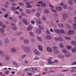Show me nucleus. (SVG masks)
<instances>
[{
    "label": "nucleus",
    "mask_w": 76,
    "mask_h": 76,
    "mask_svg": "<svg viewBox=\"0 0 76 76\" xmlns=\"http://www.w3.org/2000/svg\"><path fill=\"white\" fill-rule=\"evenodd\" d=\"M54 16H56V17H58V14H56V13H55L54 14Z\"/></svg>",
    "instance_id": "obj_52"
},
{
    "label": "nucleus",
    "mask_w": 76,
    "mask_h": 76,
    "mask_svg": "<svg viewBox=\"0 0 76 76\" xmlns=\"http://www.w3.org/2000/svg\"><path fill=\"white\" fill-rule=\"evenodd\" d=\"M22 21V22H23L24 23L26 24V25H28V23L26 21V19H23Z\"/></svg>",
    "instance_id": "obj_9"
},
{
    "label": "nucleus",
    "mask_w": 76,
    "mask_h": 76,
    "mask_svg": "<svg viewBox=\"0 0 76 76\" xmlns=\"http://www.w3.org/2000/svg\"><path fill=\"white\" fill-rule=\"evenodd\" d=\"M37 39L39 41H42V39L41 37H38L37 38Z\"/></svg>",
    "instance_id": "obj_39"
},
{
    "label": "nucleus",
    "mask_w": 76,
    "mask_h": 76,
    "mask_svg": "<svg viewBox=\"0 0 76 76\" xmlns=\"http://www.w3.org/2000/svg\"><path fill=\"white\" fill-rule=\"evenodd\" d=\"M42 19L43 20H46V18H45V17L44 16H42Z\"/></svg>",
    "instance_id": "obj_35"
},
{
    "label": "nucleus",
    "mask_w": 76,
    "mask_h": 76,
    "mask_svg": "<svg viewBox=\"0 0 76 76\" xmlns=\"http://www.w3.org/2000/svg\"><path fill=\"white\" fill-rule=\"evenodd\" d=\"M47 50L48 52L49 53H51L53 52L52 49L50 47H48L47 48Z\"/></svg>",
    "instance_id": "obj_6"
},
{
    "label": "nucleus",
    "mask_w": 76,
    "mask_h": 76,
    "mask_svg": "<svg viewBox=\"0 0 76 76\" xmlns=\"http://www.w3.org/2000/svg\"><path fill=\"white\" fill-rule=\"evenodd\" d=\"M9 72L8 71H6L5 72L6 74H9Z\"/></svg>",
    "instance_id": "obj_64"
},
{
    "label": "nucleus",
    "mask_w": 76,
    "mask_h": 76,
    "mask_svg": "<svg viewBox=\"0 0 76 76\" xmlns=\"http://www.w3.org/2000/svg\"><path fill=\"white\" fill-rule=\"evenodd\" d=\"M52 49L54 50L53 51V53L55 54H58L59 53V51L57 50L58 49L57 47L56 46H53L52 47Z\"/></svg>",
    "instance_id": "obj_2"
},
{
    "label": "nucleus",
    "mask_w": 76,
    "mask_h": 76,
    "mask_svg": "<svg viewBox=\"0 0 76 76\" xmlns=\"http://www.w3.org/2000/svg\"><path fill=\"white\" fill-rule=\"evenodd\" d=\"M21 34V33L20 32H18L17 33V35H20Z\"/></svg>",
    "instance_id": "obj_61"
},
{
    "label": "nucleus",
    "mask_w": 76,
    "mask_h": 76,
    "mask_svg": "<svg viewBox=\"0 0 76 76\" xmlns=\"http://www.w3.org/2000/svg\"><path fill=\"white\" fill-rule=\"evenodd\" d=\"M76 64V61L74 62L72 64V65H75Z\"/></svg>",
    "instance_id": "obj_63"
},
{
    "label": "nucleus",
    "mask_w": 76,
    "mask_h": 76,
    "mask_svg": "<svg viewBox=\"0 0 76 76\" xmlns=\"http://www.w3.org/2000/svg\"><path fill=\"white\" fill-rule=\"evenodd\" d=\"M9 19H10V20H12L13 19V18L12 17H9Z\"/></svg>",
    "instance_id": "obj_56"
},
{
    "label": "nucleus",
    "mask_w": 76,
    "mask_h": 76,
    "mask_svg": "<svg viewBox=\"0 0 76 76\" xmlns=\"http://www.w3.org/2000/svg\"><path fill=\"white\" fill-rule=\"evenodd\" d=\"M72 44L73 45H75V44L76 43V41H75L72 42Z\"/></svg>",
    "instance_id": "obj_48"
},
{
    "label": "nucleus",
    "mask_w": 76,
    "mask_h": 76,
    "mask_svg": "<svg viewBox=\"0 0 76 76\" xmlns=\"http://www.w3.org/2000/svg\"><path fill=\"white\" fill-rule=\"evenodd\" d=\"M19 11L21 12H22L23 11V10L22 9L20 8L19 10Z\"/></svg>",
    "instance_id": "obj_58"
},
{
    "label": "nucleus",
    "mask_w": 76,
    "mask_h": 76,
    "mask_svg": "<svg viewBox=\"0 0 76 76\" xmlns=\"http://www.w3.org/2000/svg\"><path fill=\"white\" fill-rule=\"evenodd\" d=\"M29 34L31 37H34V34L31 32H29Z\"/></svg>",
    "instance_id": "obj_25"
},
{
    "label": "nucleus",
    "mask_w": 76,
    "mask_h": 76,
    "mask_svg": "<svg viewBox=\"0 0 76 76\" xmlns=\"http://www.w3.org/2000/svg\"><path fill=\"white\" fill-rule=\"evenodd\" d=\"M36 22L37 23H38V24H39V25H41V24L42 23L41 21L38 20H37Z\"/></svg>",
    "instance_id": "obj_21"
},
{
    "label": "nucleus",
    "mask_w": 76,
    "mask_h": 76,
    "mask_svg": "<svg viewBox=\"0 0 76 76\" xmlns=\"http://www.w3.org/2000/svg\"><path fill=\"white\" fill-rule=\"evenodd\" d=\"M36 32L38 34H41V30L39 29H37L36 30Z\"/></svg>",
    "instance_id": "obj_19"
},
{
    "label": "nucleus",
    "mask_w": 76,
    "mask_h": 76,
    "mask_svg": "<svg viewBox=\"0 0 76 76\" xmlns=\"http://www.w3.org/2000/svg\"><path fill=\"white\" fill-rule=\"evenodd\" d=\"M41 5L42 7H45V6H46V4L45 3H42Z\"/></svg>",
    "instance_id": "obj_32"
},
{
    "label": "nucleus",
    "mask_w": 76,
    "mask_h": 76,
    "mask_svg": "<svg viewBox=\"0 0 76 76\" xmlns=\"http://www.w3.org/2000/svg\"><path fill=\"white\" fill-rule=\"evenodd\" d=\"M56 9L57 10L61 11L62 10V8L60 7H56Z\"/></svg>",
    "instance_id": "obj_11"
},
{
    "label": "nucleus",
    "mask_w": 76,
    "mask_h": 76,
    "mask_svg": "<svg viewBox=\"0 0 76 76\" xmlns=\"http://www.w3.org/2000/svg\"><path fill=\"white\" fill-rule=\"evenodd\" d=\"M4 42L6 44H8L9 43V40L7 39H5Z\"/></svg>",
    "instance_id": "obj_22"
},
{
    "label": "nucleus",
    "mask_w": 76,
    "mask_h": 76,
    "mask_svg": "<svg viewBox=\"0 0 76 76\" xmlns=\"http://www.w3.org/2000/svg\"><path fill=\"white\" fill-rule=\"evenodd\" d=\"M32 29V26H28L27 28L28 31H31Z\"/></svg>",
    "instance_id": "obj_18"
},
{
    "label": "nucleus",
    "mask_w": 76,
    "mask_h": 76,
    "mask_svg": "<svg viewBox=\"0 0 76 76\" xmlns=\"http://www.w3.org/2000/svg\"><path fill=\"white\" fill-rule=\"evenodd\" d=\"M31 22L32 24H34L35 21H34L31 20Z\"/></svg>",
    "instance_id": "obj_59"
},
{
    "label": "nucleus",
    "mask_w": 76,
    "mask_h": 76,
    "mask_svg": "<svg viewBox=\"0 0 76 76\" xmlns=\"http://www.w3.org/2000/svg\"><path fill=\"white\" fill-rule=\"evenodd\" d=\"M9 3L7 2L5 5V6L6 7H8V4H9Z\"/></svg>",
    "instance_id": "obj_37"
},
{
    "label": "nucleus",
    "mask_w": 76,
    "mask_h": 76,
    "mask_svg": "<svg viewBox=\"0 0 76 76\" xmlns=\"http://www.w3.org/2000/svg\"><path fill=\"white\" fill-rule=\"evenodd\" d=\"M74 33V31L72 30H69L68 31V34H69V35H72Z\"/></svg>",
    "instance_id": "obj_8"
},
{
    "label": "nucleus",
    "mask_w": 76,
    "mask_h": 76,
    "mask_svg": "<svg viewBox=\"0 0 76 76\" xmlns=\"http://www.w3.org/2000/svg\"><path fill=\"white\" fill-rule=\"evenodd\" d=\"M26 5H30V4H31V3L29 2H26Z\"/></svg>",
    "instance_id": "obj_54"
},
{
    "label": "nucleus",
    "mask_w": 76,
    "mask_h": 76,
    "mask_svg": "<svg viewBox=\"0 0 76 76\" xmlns=\"http://www.w3.org/2000/svg\"><path fill=\"white\" fill-rule=\"evenodd\" d=\"M58 57L60 58H64V56L62 55H58Z\"/></svg>",
    "instance_id": "obj_16"
},
{
    "label": "nucleus",
    "mask_w": 76,
    "mask_h": 76,
    "mask_svg": "<svg viewBox=\"0 0 76 76\" xmlns=\"http://www.w3.org/2000/svg\"><path fill=\"white\" fill-rule=\"evenodd\" d=\"M49 59L48 60V64H54V63H57L58 62L57 60H55L54 62H51V60L53 59V58L52 57H49Z\"/></svg>",
    "instance_id": "obj_1"
},
{
    "label": "nucleus",
    "mask_w": 76,
    "mask_h": 76,
    "mask_svg": "<svg viewBox=\"0 0 76 76\" xmlns=\"http://www.w3.org/2000/svg\"><path fill=\"white\" fill-rule=\"evenodd\" d=\"M51 10H52V11H53V12H57V11H56V10H54V9H53L52 8V9H51Z\"/></svg>",
    "instance_id": "obj_51"
},
{
    "label": "nucleus",
    "mask_w": 76,
    "mask_h": 76,
    "mask_svg": "<svg viewBox=\"0 0 76 76\" xmlns=\"http://www.w3.org/2000/svg\"><path fill=\"white\" fill-rule=\"evenodd\" d=\"M65 39H70V38L67 37H65Z\"/></svg>",
    "instance_id": "obj_42"
},
{
    "label": "nucleus",
    "mask_w": 76,
    "mask_h": 76,
    "mask_svg": "<svg viewBox=\"0 0 76 76\" xmlns=\"http://www.w3.org/2000/svg\"><path fill=\"white\" fill-rule=\"evenodd\" d=\"M24 50L26 52H29L30 51V49L28 47H26L24 48Z\"/></svg>",
    "instance_id": "obj_4"
},
{
    "label": "nucleus",
    "mask_w": 76,
    "mask_h": 76,
    "mask_svg": "<svg viewBox=\"0 0 76 76\" xmlns=\"http://www.w3.org/2000/svg\"><path fill=\"white\" fill-rule=\"evenodd\" d=\"M23 3H20L19 4V5H20V6H23Z\"/></svg>",
    "instance_id": "obj_49"
},
{
    "label": "nucleus",
    "mask_w": 76,
    "mask_h": 76,
    "mask_svg": "<svg viewBox=\"0 0 76 76\" xmlns=\"http://www.w3.org/2000/svg\"><path fill=\"white\" fill-rule=\"evenodd\" d=\"M6 59L7 60H10V58H9V57L8 56H6L5 57Z\"/></svg>",
    "instance_id": "obj_29"
},
{
    "label": "nucleus",
    "mask_w": 76,
    "mask_h": 76,
    "mask_svg": "<svg viewBox=\"0 0 76 76\" xmlns=\"http://www.w3.org/2000/svg\"><path fill=\"white\" fill-rule=\"evenodd\" d=\"M2 28H6V26L4 24H3L2 25Z\"/></svg>",
    "instance_id": "obj_55"
},
{
    "label": "nucleus",
    "mask_w": 76,
    "mask_h": 76,
    "mask_svg": "<svg viewBox=\"0 0 76 76\" xmlns=\"http://www.w3.org/2000/svg\"><path fill=\"white\" fill-rule=\"evenodd\" d=\"M12 10H13L14 11H15L16 10V8L14 7H12Z\"/></svg>",
    "instance_id": "obj_38"
},
{
    "label": "nucleus",
    "mask_w": 76,
    "mask_h": 76,
    "mask_svg": "<svg viewBox=\"0 0 76 76\" xmlns=\"http://www.w3.org/2000/svg\"><path fill=\"white\" fill-rule=\"evenodd\" d=\"M26 57V55H24L22 56V58H25V57Z\"/></svg>",
    "instance_id": "obj_41"
},
{
    "label": "nucleus",
    "mask_w": 76,
    "mask_h": 76,
    "mask_svg": "<svg viewBox=\"0 0 76 76\" xmlns=\"http://www.w3.org/2000/svg\"><path fill=\"white\" fill-rule=\"evenodd\" d=\"M46 33H47V34H50V31H49L47 30H46Z\"/></svg>",
    "instance_id": "obj_50"
},
{
    "label": "nucleus",
    "mask_w": 76,
    "mask_h": 76,
    "mask_svg": "<svg viewBox=\"0 0 76 76\" xmlns=\"http://www.w3.org/2000/svg\"><path fill=\"white\" fill-rule=\"evenodd\" d=\"M29 42V40L27 39H26L24 40V42L25 44H28V42Z\"/></svg>",
    "instance_id": "obj_20"
},
{
    "label": "nucleus",
    "mask_w": 76,
    "mask_h": 76,
    "mask_svg": "<svg viewBox=\"0 0 76 76\" xmlns=\"http://www.w3.org/2000/svg\"><path fill=\"white\" fill-rule=\"evenodd\" d=\"M0 31L1 33H3V32H4V29L3 28H1Z\"/></svg>",
    "instance_id": "obj_30"
},
{
    "label": "nucleus",
    "mask_w": 76,
    "mask_h": 76,
    "mask_svg": "<svg viewBox=\"0 0 76 76\" xmlns=\"http://www.w3.org/2000/svg\"><path fill=\"white\" fill-rule=\"evenodd\" d=\"M68 2L69 4H70V5H72V4H73V1L71 0L68 1Z\"/></svg>",
    "instance_id": "obj_15"
},
{
    "label": "nucleus",
    "mask_w": 76,
    "mask_h": 76,
    "mask_svg": "<svg viewBox=\"0 0 76 76\" xmlns=\"http://www.w3.org/2000/svg\"><path fill=\"white\" fill-rule=\"evenodd\" d=\"M73 26L75 28H76V24L75 23L73 24Z\"/></svg>",
    "instance_id": "obj_62"
},
{
    "label": "nucleus",
    "mask_w": 76,
    "mask_h": 76,
    "mask_svg": "<svg viewBox=\"0 0 76 76\" xmlns=\"http://www.w3.org/2000/svg\"><path fill=\"white\" fill-rule=\"evenodd\" d=\"M55 31L56 33H59V32H60V30H59L58 29H57L56 30H55Z\"/></svg>",
    "instance_id": "obj_45"
},
{
    "label": "nucleus",
    "mask_w": 76,
    "mask_h": 76,
    "mask_svg": "<svg viewBox=\"0 0 76 76\" xmlns=\"http://www.w3.org/2000/svg\"><path fill=\"white\" fill-rule=\"evenodd\" d=\"M31 11L32 12H35V10L34 9H33L31 10Z\"/></svg>",
    "instance_id": "obj_60"
},
{
    "label": "nucleus",
    "mask_w": 76,
    "mask_h": 76,
    "mask_svg": "<svg viewBox=\"0 0 76 76\" xmlns=\"http://www.w3.org/2000/svg\"><path fill=\"white\" fill-rule=\"evenodd\" d=\"M38 48L40 51H42L43 48H42V47L41 46L39 45L38 46Z\"/></svg>",
    "instance_id": "obj_14"
},
{
    "label": "nucleus",
    "mask_w": 76,
    "mask_h": 76,
    "mask_svg": "<svg viewBox=\"0 0 76 76\" xmlns=\"http://www.w3.org/2000/svg\"><path fill=\"white\" fill-rule=\"evenodd\" d=\"M26 12L28 14L30 13L31 12V10H27L26 11Z\"/></svg>",
    "instance_id": "obj_27"
},
{
    "label": "nucleus",
    "mask_w": 76,
    "mask_h": 76,
    "mask_svg": "<svg viewBox=\"0 0 76 76\" xmlns=\"http://www.w3.org/2000/svg\"><path fill=\"white\" fill-rule=\"evenodd\" d=\"M39 58L38 57H36L34 58V60H39Z\"/></svg>",
    "instance_id": "obj_28"
},
{
    "label": "nucleus",
    "mask_w": 76,
    "mask_h": 76,
    "mask_svg": "<svg viewBox=\"0 0 76 76\" xmlns=\"http://www.w3.org/2000/svg\"><path fill=\"white\" fill-rule=\"evenodd\" d=\"M63 7L64 8V9H67V5H63Z\"/></svg>",
    "instance_id": "obj_40"
},
{
    "label": "nucleus",
    "mask_w": 76,
    "mask_h": 76,
    "mask_svg": "<svg viewBox=\"0 0 76 76\" xmlns=\"http://www.w3.org/2000/svg\"><path fill=\"white\" fill-rule=\"evenodd\" d=\"M48 68H45L44 69V70H45V71H47V70H48Z\"/></svg>",
    "instance_id": "obj_57"
},
{
    "label": "nucleus",
    "mask_w": 76,
    "mask_h": 76,
    "mask_svg": "<svg viewBox=\"0 0 76 76\" xmlns=\"http://www.w3.org/2000/svg\"><path fill=\"white\" fill-rule=\"evenodd\" d=\"M8 15H9L8 14H6L5 15L4 17H5V18H7V17H8Z\"/></svg>",
    "instance_id": "obj_43"
},
{
    "label": "nucleus",
    "mask_w": 76,
    "mask_h": 76,
    "mask_svg": "<svg viewBox=\"0 0 76 76\" xmlns=\"http://www.w3.org/2000/svg\"><path fill=\"white\" fill-rule=\"evenodd\" d=\"M63 17L62 18V19L63 20H66V18H67V15L66 14H63Z\"/></svg>",
    "instance_id": "obj_5"
},
{
    "label": "nucleus",
    "mask_w": 76,
    "mask_h": 76,
    "mask_svg": "<svg viewBox=\"0 0 76 76\" xmlns=\"http://www.w3.org/2000/svg\"><path fill=\"white\" fill-rule=\"evenodd\" d=\"M76 72V69H73L71 70V72Z\"/></svg>",
    "instance_id": "obj_46"
},
{
    "label": "nucleus",
    "mask_w": 76,
    "mask_h": 76,
    "mask_svg": "<svg viewBox=\"0 0 76 76\" xmlns=\"http://www.w3.org/2000/svg\"><path fill=\"white\" fill-rule=\"evenodd\" d=\"M60 32L62 33V34H65V32L63 30H60Z\"/></svg>",
    "instance_id": "obj_34"
},
{
    "label": "nucleus",
    "mask_w": 76,
    "mask_h": 76,
    "mask_svg": "<svg viewBox=\"0 0 76 76\" xmlns=\"http://www.w3.org/2000/svg\"><path fill=\"white\" fill-rule=\"evenodd\" d=\"M60 46L61 48H63L64 47V45L63 44H60Z\"/></svg>",
    "instance_id": "obj_47"
},
{
    "label": "nucleus",
    "mask_w": 76,
    "mask_h": 76,
    "mask_svg": "<svg viewBox=\"0 0 76 76\" xmlns=\"http://www.w3.org/2000/svg\"><path fill=\"white\" fill-rule=\"evenodd\" d=\"M62 51L63 53H67V50L66 49H63L62 50Z\"/></svg>",
    "instance_id": "obj_24"
},
{
    "label": "nucleus",
    "mask_w": 76,
    "mask_h": 76,
    "mask_svg": "<svg viewBox=\"0 0 76 76\" xmlns=\"http://www.w3.org/2000/svg\"><path fill=\"white\" fill-rule=\"evenodd\" d=\"M26 7L28 8H30V7H32V6L31 5H28L26 6Z\"/></svg>",
    "instance_id": "obj_53"
},
{
    "label": "nucleus",
    "mask_w": 76,
    "mask_h": 76,
    "mask_svg": "<svg viewBox=\"0 0 76 76\" xmlns=\"http://www.w3.org/2000/svg\"><path fill=\"white\" fill-rule=\"evenodd\" d=\"M36 16L37 17H39L40 16V13H39V12H37Z\"/></svg>",
    "instance_id": "obj_31"
},
{
    "label": "nucleus",
    "mask_w": 76,
    "mask_h": 76,
    "mask_svg": "<svg viewBox=\"0 0 76 76\" xmlns=\"http://www.w3.org/2000/svg\"><path fill=\"white\" fill-rule=\"evenodd\" d=\"M12 26V28L13 30H16L17 28L15 26V24L13 23H11Z\"/></svg>",
    "instance_id": "obj_3"
},
{
    "label": "nucleus",
    "mask_w": 76,
    "mask_h": 76,
    "mask_svg": "<svg viewBox=\"0 0 76 76\" xmlns=\"http://www.w3.org/2000/svg\"><path fill=\"white\" fill-rule=\"evenodd\" d=\"M55 40L56 41H63V39L61 37H60L59 38H56Z\"/></svg>",
    "instance_id": "obj_7"
},
{
    "label": "nucleus",
    "mask_w": 76,
    "mask_h": 76,
    "mask_svg": "<svg viewBox=\"0 0 76 76\" xmlns=\"http://www.w3.org/2000/svg\"><path fill=\"white\" fill-rule=\"evenodd\" d=\"M34 51L35 54H36V55H39V52H38V50H35Z\"/></svg>",
    "instance_id": "obj_13"
},
{
    "label": "nucleus",
    "mask_w": 76,
    "mask_h": 76,
    "mask_svg": "<svg viewBox=\"0 0 76 76\" xmlns=\"http://www.w3.org/2000/svg\"><path fill=\"white\" fill-rule=\"evenodd\" d=\"M45 13H49V11L48 10H46L45 11Z\"/></svg>",
    "instance_id": "obj_33"
},
{
    "label": "nucleus",
    "mask_w": 76,
    "mask_h": 76,
    "mask_svg": "<svg viewBox=\"0 0 76 76\" xmlns=\"http://www.w3.org/2000/svg\"><path fill=\"white\" fill-rule=\"evenodd\" d=\"M46 38L47 39H51V37L50 35H47L46 36Z\"/></svg>",
    "instance_id": "obj_23"
},
{
    "label": "nucleus",
    "mask_w": 76,
    "mask_h": 76,
    "mask_svg": "<svg viewBox=\"0 0 76 76\" xmlns=\"http://www.w3.org/2000/svg\"><path fill=\"white\" fill-rule=\"evenodd\" d=\"M72 53H75L76 51V48L75 47L72 50Z\"/></svg>",
    "instance_id": "obj_17"
},
{
    "label": "nucleus",
    "mask_w": 76,
    "mask_h": 76,
    "mask_svg": "<svg viewBox=\"0 0 76 76\" xmlns=\"http://www.w3.org/2000/svg\"><path fill=\"white\" fill-rule=\"evenodd\" d=\"M71 53H67L65 54V55L66 57H70L71 56Z\"/></svg>",
    "instance_id": "obj_10"
},
{
    "label": "nucleus",
    "mask_w": 76,
    "mask_h": 76,
    "mask_svg": "<svg viewBox=\"0 0 76 76\" xmlns=\"http://www.w3.org/2000/svg\"><path fill=\"white\" fill-rule=\"evenodd\" d=\"M66 48L68 50H71L72 49V47L70 46H67Z\"/></svg>",
    "instance_id": "obj_26"
},
{
    "label": "nucleus",
    "mask_w": 76,
    "mask_h": 76,
    "mask_svg": "<svg viewBox=\"0 0 76 76\" xmlns=\"http://www.w3.org/2000/svg\"><path fill=\"white\" fill-rule=\"evenodd\" d=\"M39 29H43V27H42V26H39Z\"/></svg>",
    "instance_id": "obj_36"
},
{
    "label": "nucleus",
    "mask_w": 76,
    "mask_h": 76,
    "mask_svg": "<svg viewBox=\"0 0 76 76\" xmlns=\"http://www.w3.org/2000/svg\"><path fill=\"white\" fill-rule=\"evenodd\" d=\"M29 70H31V71H32V70H34V68H30L29 69Z\"/></svg>",
    "instance_id": "obj_44"
},
{
    "label": "nucleus",
    "mask_w": 76,
    "mask_h": 76,
    "mask_svg": "<svg viewBox=\"0 0 76 76\" xmlns=\"http://www.w3.org/2000/svg\"><path fill=\"white\" fill-rule=\"evenodd\" d=\"M11 51L12 53H15V52H16V49L15 48H12L11 49Z\"/></svg>",
    "instance_id": "obj_12"
}]
</instances>
